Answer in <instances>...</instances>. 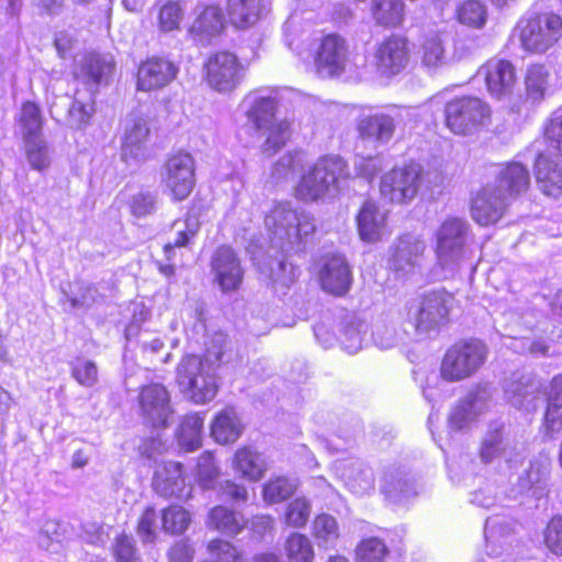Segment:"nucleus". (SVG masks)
I'll return each instance as SVG.
<instances>
[{"label": "nucleus", "mask_w": 562, "mask_h": 562, "mask_svg": "<svg viewBox=\"0 0 562 562\" xmlns=\"http://www.w3.org/2000/svg\"><path fill=\"white\" fill-rule=\"evenodd\" d=\"M297 488L295 480L285 476H278L269 480L263 485V499L269 504H278L294 494Z\"/></svg>", "instance_id": "41"}, {"label": "nucleus", "mask_w": 562, "mask_h": 562, "mask_svg": "<svg viewBox=\"0 0 562 562\" xmlns=\"http://www.w3.org/2000/svg\"><path fill=\"white\" fill-rule=\"evenodd\" d=\"M527 184V171L521 162H510L499 172L495 183H488L474 195L471 216L481 226L497 223L505 214L508 200Z\"/></svg>", "instance_id": "1"}, {"label": "nucleus", "mask_w": 562, "mask_h": 562, "mask_svg": "<svg viewBox=\"0 0 562 562\" xmlns=\"http://www.w3.org/2000/svg\"><path fill=\"white\" fill-rule=\"evenodd\" d=\"M182 9L176 2H168L159 12V27L162 32L178 30L182 20Z\"/></svg>", "instance_id": "60"}, {"label": "nucleus", "mask_w": 562, "mask_h": 562, "mask_svg": "<svg viewBox=\"0 0 562 562\" xmlns=\"http://www.w3.org/2000/svg\"><path fill=\"white\" fill-rule=\"evenodd\" d=\"M61 541L60 524L54 519H47L41 527L37 542L42 549L50 550L54 543Z\"/></svg>", "instance_id": "64"}, {"label": "nucleus", "mask_w": 562, "mask_h": 562, "mask_svg": "<svg viewBox=\"0 0 562 562\" xmlns=\"http://www.w3.org/2000/svg\"><path fill=\"white\" fill-rule=\"evenodd\" d=\"M403 0H372V14L383 26H397L404 20Z\"/></svg>", "instance_id": "36"}, {"label": "nucleus", "mask_w": 562, "mask_h": 562, "mask_svg": "<svg viewBox=\"0 0 562 562\" xmlns=\"http://www.w3.org/2000/svg\"><path fill=\"white\" fill-rule=\"evenodd\" d=\"M492 398L491 385L487 383L477 384L469 391L463 398L464 402L477 414H482Z\"/></svg>", "instance_id": "59"}, {"label": "nucleus", "mask_w": 562, "mask_h": 562, "mask_svg": "<svg viewBox=\"0 0 562 562\" xmlns=\"http://www.w3.org/2000/svg\"><path fill=\"white\" fill-rule=\"evenodd\" d=\"M490 95L496 100L508 99L515 90L517 77L515 67L508 60L493 59L482 68Z\"/></svg>", "instance_id": "19"}, {"label": "nucleus", "mask_w": 562, "mask_h": 562, "mask_svg": "<svg viewBox=\"0 0 562 562\" xmlns=\"http://www.w3.org/2000/svg\"><path fill=\"white\" fill-rule=\"evenodd\" d=\"M247 126L266 136L262 151L269 156L285 145L290 137V124L286 120H277V101L272 97L249 94L243 101Z\"/></svg>", "instance_id": "3"}, {"label": "nucleus", "mask_w": 562, "mask_h": 562, "mask_svg": "<svg viewBox=\"0 0 562 562\" xmlns=\"http://www.w3.org/2000/svg\"><path fill=\"white\" fill-rule=\"evenodd\" d=\"M504 450L503 435L501 429L495 428L487 431L485 435L481 450L480 457L484 463H490L496 457H498Z\"/></svg>", "instance_id": "55"}, {"label": "nucleus", "mask_w": 562, "mask_h": 562, "mask_svg": "<svg viewBox=\"0 0 562 562\" xmlns=\"http://www.w3.org/2000/svg\"><path fill=\"white\" fill-rule=\"evenodd\" d=\"M149 137L147 120L140 115L128 119L122 145L123 156L138 157L143 145Z\"/></svg>", "instance_id": "31"}, {"label": "nucleus", "mask_w": 562, "mask_h": 562, "mask_svg": "<svg viewBox=\"0 0 562 562\" xmlns=\"http://www.w3.org/2000/svg\"><path fill=\"white\" fill-rule=\"evenodd\" d=\"M422 169L411 164L401 168H393L381 178L380 192L384 200L404 204L411 202L420 186Z\"/></svg>", "instance_id": "11"}, {"label": "nucleus", "mask_w": 562, "mask_h": 562, "mask_svg": "<svg viewBox=\"0 0 562 562\" xmlns=\"http://www.w3.org/2000/svg\"><path fill=\"white\" fill-rule=\"evenodd\" d=\"M420 59L423 66L436 69L447 64L448 57L442 37L432 33L427 35L420 45Z\"/></svg>", "instance_id": "35"}, {"label": "nucleus", "mask_w": 562, "mask_h": 562, "mask_svg": "<svg viewBox=\"0 0 562 562\" xmlns=\"http://www.w3.org/2000/svg\"><path fill=\"white\" fill-rule=\"evenodd\" d=\"M160 183L173 201L186 200L195 187V161L191 154L170 155L160 170Z\"/></svg>", "instance_id": "10"}, {"label": "nucleus", "mask_w": 562, "mask_h": 562, "mask_svg": "<svg viewBox=\"0 0 562 562\" xmlns=\"http://www.w3.org/2000/svg\"><path fill=\"white\" fill-rule=\"evenodd\" d=\"M91 92L88 101H83L77 91L68 109L67 122L71 127L79 128L85 125L93 112V100Z\"/></svg>", "instance_id": "47"}, {"label": "nucleus", "mask_w": 562, "mask_h": 562, "mask_svg": "<svg viewBox=\"0 0 562 562\" xmlns=\"http://www.w3.org/2000/svg\"><path fill=\"white\" fill-rule=\"evenodd\" d=\"M191 522L188 510L181 506L171 505L161 514L162 529L167 533L179 535L184 532Z\"/></svg>", "instance_id": "43"}, {"label": "nucleus", "mask_w": 562, "mask_h": 562, "mask_svg": "<svg viewBox=\"0 0 562 562\" xmlns=\"http://www.w3.org/2000/svg\"><path fill=\"white\" fill-rule=\"evenodd\" d=\"M387 548L379 538L372 537L362 540L356 549L357 562H383L387 555Z\"/></svg>", "instance_id": "46"}, {"label": "nucleus", "mask_w": 562, "mask_h": 562, "mask_svg": "<svg viewBox=\"0 0 562 562\" xmlns=\"http://www.w3.org/2000/svg\"><path fill=\"white\" fill-rule=\"evenodd\" d=\"M488 349L479 339L461 340L445 353L440 375L445 381L459 382L473 376L487 359Z\"/></svg>", "instance_id": "7"}, {"label": "nucleus", "mask_w": 562, "mask_h": 562, "mask_svg": "<svg viewBox=\"0 0 562 562\" xmlns=\"http://www.w3.org/2000/svg\"><path fill=\"white\" fill-rule=\"evenodd\" d=\"M526 371L517 370L504 380L503 389L506 401L514 407L521 409L527 397Z\"/></svg>", "instance_id": "39"}, {"label": "nucleus", "mask_w": 562, "mask_h": 562, "mask_svg": "<svg viewBox=\"0 0 562 562\" xmlns=\"http://www.w3.org/2000/svg\"><path fill=\"white\" fill-rule=\"evenodd\" d=\"M374 58L376 70L381 76L392 77L402 72L411 59L407 38L392 35L383 40L375 50Z\"/></svg>", "instance_id": "16"}, {"label": "nucleus", "mask_w": 562, "mask_h": 562, "mask_svg": "<svg viewBox=\"0 0 562 562\" xmlns=\"http://www.w3.org/2000/svg\"><path fill=\"white\" fill-rule=\"evenodd\" d=\"M204 418L199 414L187 415L179 429V443L187 451H193L201 446Z\"/></svg>", "instance_id": "38"}, {"label": "nucleus", "mask_w": 562, "mask_h": 562, "mask_svg": "<svg viewBox=\"0 0 562 562\" xmlns=\"http://www.w3.org/2000/svg\"><path fill=\"white\" fill-rule=\"evenodd\" d=\"M157 205V193L140 191L131 200V212L137 217H144L155 212Z\"/></svg>", "instance_id": "58"}, {"label": "nucleus", "mask_w": 562, "mask_h": 562, "mask_svg": "<svg viewBox=\"0 0 562 562\" xmlns=\"http://www.w3.org/2000/svg\"><path fill=\"white\" fill-rule=\"evenodd\" d=\"M490 117V105L475 97L456 98L445 106L446 126L459 135L472 133L484 125Z\"/></svg>", "instance_id": "8"}, {"label": "nucleus", "mask_w": 562, "mask_h": 562, "mask_svg": "<svg viewBox=\"0 0 562 562\" xmlns=\"http://www.w3.org/2000/svg\"><path fill=\"white\" fill-rule=\"evenodd\" d=\"M206 525L226 536L235 537L245 529L246 520L240 513L225 506H215L209 513Z\"/></svg>", "instance_id": "28"}, {"label": "nucleus", "mask_w": 562, "mask_h": 562, "mask_svg": "<svg viewBox=\"0 0 562 562\" xmlns=\"http://www.w3.org/2000/svg\"><path fill=\"white\" fill-rule=\"evenodd\" d=\"M312 533L318 547H333L339 538V528L335 517L328 514L317 515L313 521Z\"/></svg>", "instance_id": "40"}, {"label": "nucleus", "mask_w": 562, "mask_h": 562, "mask_svg": "<svg viewBox=\"0 0 562 562\" xmlns=\"http://www.w3.org/2000/svg\"><path fill=\"white\" fill-rule=\"evenodd\" d=\"M311 515V504L305 497H297L286 508L285 521L289 526L301 528L305 526Z\"/></svg>", "instance_id": "52"}, {"label": "nucleus", "mask_w": 562, "mask_h": 562, "mask_svg": "<svg viewBox=\"0 0 562 562\" xmlns=\"http://www.w3.org/2000/svg\"><path fill=\"white\" fill-rule=\"evenodd\" d=\"M543 543L548 550L562 557V516H553L543 529Z\"/></svg>", "instance_id": "53"}, {"label": "nucleus", "mask_w": 562, "mask_h": 562, "mask_svg": "<svg viewBox=\"0 0 562 562\" xmlns=\"http://www.w3.org/2000/svg\"><path fill=\"white\" fill-rule=\"evenodd\" d=\"M243 431V425L233 408L221 412L211 426V434L218 443L236 441Z\"/></svg>", "instance_id": "33"}, {"label": "nucleus", "mask_w": 562, "mask_h": 562, "mask_svg": "<svg viewBox=\"0 0 562 562\" xmlns=\"http://www.w3.org/2000/svg\"><path fill=\"white\" fill-rule=\"evenodd\" d=\"M114 68L111 56L91 53L80 60L75 76L87 86L108 85Z\"/></svg>", "instance_id": "23"}, {"label": "nucleus", "mask_w": 562, "mask_h": 562, "mask_svg": "<svg viewBox=\"0 0 562 562\" xmlns=\"http://www.w3.org/2000/svg\"><path fill=\"white\" fill-rule=\"evenodd\" d=\"M140 416L153 427H166L173 411L170 393L161 383H149L140 387L138 393Z\"/></svg>", "instance_id": "14"}, {"label": "nucleus", "mask_w": 562, "mask_h": 562, "mask_svg": "<svg viewBox=\"0 0 562 562\" xmlns=\"http://www.w3.org/2000/svg\"><path fill=\"white\" fill-rule=\"evenodd\" d=\"M285 552L291 562H312L314 549L311 540L302 533L293 532L285 542Z\"/></svg>", "instance_id": "42"}, {"label": "nucleus", "mask_w": 562, "mask_h": 562, "mask_svg": "<svg viewBox=\"0 0 562 562\" xmlns=\"http://www.w3.org/2000/svg\"><path fill=\"white\" fill-rule=\"evenodd\" d=\"M172 229L175 231V238L164 247L168 259L171 258L175 248L186 247L190 244L200 229V223L195 216L189 214L184 221H175Z\"/></svg>", "instance_id": "37"}, {"label": "nucleus", "mask_w": 562, "mask_h": 562, "mask_svg": "<svg viewBox=\"0 0 562 562\" xmlns=\"http://www.w3.org/2000/svg\"><path fill=\"white\" fill-rule=\"evenodd\" d=\"M426 248L425 240L419 236L413 234L401 236L392 247L390 268L398 277L415 273L422 267Z\"/></svg>", "instance_id": "15"}, {"label": "nucleus", "mask_w": 562, "mask_h": 562, "mask_svg": "<svg viewBox=\"0 0 562 562\" xmlns=\"http://www.w3.org/2000/svg\"><path fill=\"white\" fill-rule=\"evenodd\" d=\"M207 549L216 562H244L241 552L226 540L214 539L209 542Z\"/></svg>", "instance_id": "54"}, {"label": "nucleus", "mask_w": 562, "mask_h": 562, "mask_svg": "<svg viewBox=\"0 0 562 562\" xmlns=\"http://www.w3.org/2000/svg\"><path fill=\"white\" fill-rule=\"evenodd\" d=\"M562 38V16L554 12L536 14L529 21V50L544 52Z\"/></svg>", "instance_id": "18"}, {"label": "nucleus", "mask_w": 562, "mask_h": 562, "mask_svg": "<svg viewBox=\"0 0 562 562\" xmlns=\"http://www.w3.org/2000/svg\"><path fill=\"white\" fill-rule=\"evenodd\" d=\"M205 69L207 83L218 92L234 90L244 77V67L229 52H218L210 56Z\"/></svg>", "instance_id": "13"}, {"label": "nucleus", "mask_w": 562, "mask_h": 562, "mask_svg": "<svg viewBox=\"0 0 562 562\" xmlns=\"http://www.w3.org/2000/svg\"><path fill=\"white\" fill-rule=\"evenodd\" d=\"M26 158L35 170H44L50 164L49 150L43 137L24 140Z\"/></svg>", "instance_id": "45"}, {"label": "nucleus", "mask_w": 562, "mask_h": 562, "mask_svg": "<svg viewBox=\"0 0 562 562\" xmlns=\"http://www.w3.org/2000/svg\"><path fill=\"white\" fill-rule=\"evenodd\" d=\"M543 428L548 436L562 430V373L555 375L551 382Z\"/></svg>", "instance_id": "29"}, {"label": "nucleus", "mask_w": 562, "mask_h": 562, "mask_svg": "<svg viewBox=\"0 0 562 562\" xmlns=\"http://www.w3.org/2000/svg\"><path fill=\"white\" fill-rule=\"evenodd\" d=\"M211 269L223 292H232L240 286L244 269L231 247L221 246L215 250L212 256Z\"/></svg>", "instance_id": "17"}, {"label": "nucleus", "mask_w": 562, "mask_h": 562, "mask_svg": "<svg viewBox=\"0 0 562 562\" xmlns=\"http://www.w3.org/2000/svg\"><path fill=\"white\" fill-rule=\"evenodd\" d=\"M262 10V0H227V14L237 29H247L257 23Z\"/></svg>", "instance_id": "30"}, {"label": "nucleus", "mask_w": 562, "mask_h": 562, "mask_svg": "<svg viewBox=\"0 0 562 562\" xmlns=\"http://www.w3.org/2000/svg\"><path fill=\"white\" fill-rule=\"evenodd\" d=\"M266 226L271 241L283 251L300 247L304 238L316 228L313 216L292 209L289 202H279L273 206L266 216Z\"/></svg>", "instance_id": "5"}, {"label": "nucleus", "mask_w": 562, "mask_h": 562, "mask_svg": "<svg viewBox=\"0 0 562 562\" xmlns=\"http://www.w3.org/2000/svg\"><path fill=\"white\" fill-rule=\"evenodd\" d=\"M319 279L323 290L334 295H344L352 282L351 270L346 258L339 255L327 258Z\"/></svg>", "instance_id": "21"}, {"label": "nucleus", "mask_w": 562, "mask_h": 562, "mask_svg": "<svg viewBox=\"0 0 562 562\" xmlns=\"http://www.w3.org/2000/svg\"><path fill=\"white\" fill-rule=\"evenodd\" d=\"M232 465L237 474L250 481L260 480L266 471L265 461L260 453L248 447L236 451Z\"/></svg>", "instance_id": "32"}, {"label": "nucleus", "mask_w": 562, "mask_h": 562, "mask_svg": "<svg viewBox=\"0 0 562 562\" xmlns=\"http://www.w3.org/2000/svg\"><path fill=\"white\" fill-rule=\"evenodd\" d=\"M453 297L445 291H432L423 295L409 308V319L418 335L437 331L448 322Z\"/></svg>", "instance_id": "9"}, {"label": "nucleus", "mask_w": 562, "mask_h": 562, "mask_svg": "<svg viewBox=\"0 0 562 562\" xmlns=\"http://www.w3.org/2000/svg\"><path fill=\"white\" fill-rule=\"evenodd\" d=\"M349 45L342 36L333 33L324 36L315 52L314 65L319 77H339L346 70Z\"/></svg>", "instance_id": "12"}, {"label": "nucleus", "mask_w": 562, "mask_h": 562, "mask_svg": "<svg viewBox=\"0 0 562 562\" xmlns=\"http://www.w3.org/2000/svg\"><path fill=\"white\" fill-rule=\"evenodd\" d=\"M364 325L359 322L348 324L341 336V345L349 353H356L362 347Z\"/></svg>", "instance_id": "63"}, {"label": "nucleus", "mask_w": 562, "mask_h": 562, "mask_svg": "<svg viewBox=\"0 0 562 562\" xmlns=\"http://www.w3.org/2000/svg\"><path fill=\"white\" fill-rule=\"evenodd\" d=\"M477 414L461 400L451 411L449 416L450 427L454 430H462L473 423Z\"/></svg>", "instance_id": "61"}, {"label": "nucleus", "mask_w": 562, "mask_h": 562, "mask_svg": "<svg viewBox=\"0 0 562 562\" xmlns=\"http://www.w3.org/2000/svg\"><path fill=\"white\" fill-rule=\"evenodd\" d=\"M153 487L162 497H189L190 491L186 492L182 464L168 461L160 465L155 472Z\"/></svg>", "instance_id": "24"}, {"label": "nucleus", "mask_w": 562, "mask_h": 562, "mask_svg": "<svg viewBox=\"0 0 562 562\" xmlns=\"http://www.w3.org/2000/svg\"><path fill=\"white\" fill-rule=\"evenodd\" d=\"M112 553L116 562H136L137 550L133 537L121 533L115 537Z\"/></svg>", "instance_id": "56"}, {"label": "nucleus", "mask_w": 562, "mask_h": 562, "mask_svg": "<svg viewBox=\"0 0 562 562\" xmlns=\"http://www.w3.org/2000/svg\"><path fill=\"white\" fill-rule=\"evenodd\" d=\"M18 127L23 140L42 137L43 116L37 104L31 101L22 104Z\"/></svg>", "instance_id": "34"}, {"label": "nucleus", "mask_w": 562, "mask_h": 562, "mask_svg": "<svg viewBox=\"0 0 562 562\" xmlns=\"http://www.w3.org/2000/svg\"><path fill=\"white\" fill-rule=\"evenodd\" d=\"M198 477L203 488H212L218 476V469L214 462V457L210 452H204L198 461Z\"/></svg>", "instance_id": "57"}, {"label": "nucleus", "mask_w": 562, "mask_h": 562, "mask_svg": "<svg viewBox=\"0 0 562 562\" xmlns=\"http://www.w3.org/2000/svg\"><path fill=\"white\" fill-rule=\"evenodd\" d=\"M357 227L361 240L376 243L387 235L386 214L372 201H366L357 216Z\"/></svg>", "instance_id": "25"}, {"label": "nucleus", "mask_w": 562, "mask_h": 562, "mask_svg": "<svg viewBox=\"0 0 562 562\" xmlns=\"http://www.w3.org/2000/svg\"><path fill=\"white\" fill-rule=\"evenodd\" d=\"M347 176V164L341 157L323 156L302 176L295 195L303 201H317L337 191L340 180Z\"/></svg>", "instance_id": "6"}, {"label": "nucleus", "mask_w": 562, "mask_h": 562, "mask_svg": "<svg viewBox=\"0 0 562 562\" xmlns=\"http://www.w3.org/2000/svg\"><path fill=\"white\" fill-rule=\"evenodd\" d=\"M473 235L470 224L461 217L445 220L436 232L437 263L445 278L453 277L473 259Z\"/></svg>", "instance_id": "2"}, {"label": "nucleus", "mask_w": 562, "mask_h": 562, "mask_svg": "<svg viewBox=\"0 0 562 562\" xmlns=\"http://www.w3.org/2000/svg\"><path fill=\"white\" fill-rule=\"evenodd\" d=\"M302 153L286 154L282 156L272 168V177L278 181L286 179L302 166Z\"/></svg>", "instance_id": "62"}, {"label": "nucleus", "mask_w": 562, "mask_h": 562, "mask_svg": "<svg viewBox=\"0 0 562 562\" xmlns=\"http://www.w3.org/2000/svg\"><path fill=\"white\" fill-rule=\"evenodd\" d=\"M137 536L145 543H154L158 536V516L153 507H147L137 524Z\"/></svg>", "instance_id": "50"}, {"label": "nucleus", "mask_w": 562, "mask_h": 562, "mask_svg": "<svg viewBox=\"0 0 562 562\" xmlns=\"http://www.w3.org/2000/svg\"><path fill=\"white\" fill-rule=\"evenodd\" d=\"M458 19L462 24L481 27L486 21V8L477 0H468L459 7Z\"/></svg>", "instance_id": "48"}, {"label": "nucleus", "mask_w": 562, "mask_h": 562, "mask_svg": "<svg viewBox=\"0 0 562 562\" xmlns=\"http://www.w3.org/2000/svg\"><path fill=\"white\" fill-rule=\"evenodd\" d=\"M382 488L385 496L394 503H401L413 494L407 479L403 476L394 477L392 474L384 476Z\"/></svg>", "instance_id": "49"}, {"label": "nucleus", "mask_w": 562, "mask_h": 562, "mask_svg": "<svg viewBox=\"0 0 562 562\" xmlns=\"http://www.w3.org/2000/svg\"><path fill=\"white\" fill-rule=\"evenodd\" d=\"M397 115L391 113H374L363 115L358 122V132L362 139L389 143L395 132Z\"/></svg>", "instance_id": "26"}, {"label": "nucleus", "mask_w": 562, "mask_h": 562, "mask_svg": "<svg viewBox=\"0 0 562 562\" xmlns=\"http://www.w3.org/2000/svg\"><path fill=\"white\" fill-rule=\"evenodd\" d=\"M71 375L81 386L92 387L98 383V367L92 360L77 359L71 364Z\"/></svg>", "instance_id": "51"}, {"label": "nucleus", "mask_w": 562, "mask_h": 562, "mask_svg": "<svg viewBox=\"0 0 562 562\" xmlns=\"http://www.w3.org/2000/svg\"><path fill=\"white\" fill-rule=\"evenodd\" d=\"M225 27V16L218 5H206L198 14L190 27L194 41L201 44L210 43L217 37Z\"/></svg>", "instance_id": "27"}, {"label": "nucleus", "mask_w": 562, "mask_h": 562, "mask_svg": "<svg viewBox=\"0 0 562 562\" xmlns=\"http://www.w3.org/2000/svg\"><path fill=\"white\" fill-rule=\"evenodd\" d=\"M207 359L195 355L184 356L177 367V382L181 391L194 403L203 404L212 401L217 393V384L210 359L221 361L223 350L213 351L207 348Z\"/></svg>", "instance_id": "4"}, {"label": "nucleus", "mask_w": 562, "mask_h": 562, "mask_svg": "<svg viewBox=\"0 0 562 562\" xmlns=\"http://www.w3.org/2000/svg\"><path fill=\"white\" fill-rule=\"evenodd\" d=\"M178 67L168 59L153 57L142 63L137 72V88L143 91L160 89L177 76Z\"/></svg>", "instance_id": "20"}, {"label": "nucleus", "mask_w": 562, "mask_h": 562, "mask_svg": "<svg viewBox=\"0 0 562 562\" xmlns=\"http://www.w3.org/2000/svg\"><path fill=\"white\" fill-rule=\"evenodd\" d=\"M544 149L539 155L562 160V117L551 120L543 133Z\"/></svg>", "instance_id": "44"}, {"label": "nucleus", "mask_w": 562, "mask_h": 562, "mask_svg": "<svg viewBox=\"0 0 562 562\" xmlns=\"http://www.w3.org/2000/svg\"><path fill=\"white\" fill-rule=\"evenodd\" d=\"M560 159L538 155L533 164V175L538 189L547 196H562V168Z\"/></svg>", "instance_id": "22"}]
</instances>
